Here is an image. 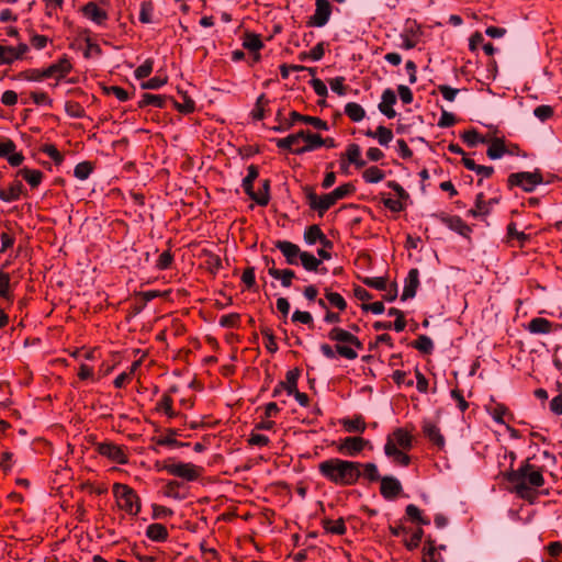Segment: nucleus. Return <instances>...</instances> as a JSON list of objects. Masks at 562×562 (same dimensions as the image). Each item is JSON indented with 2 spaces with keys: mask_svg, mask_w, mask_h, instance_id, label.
Instances as JSON below:
<instances>
[{
  "mask_svg": "<svg viewBox=\"0 0 562 562\" xmlns=\"http://www.w3.org/2000/svg\"><path fill=\"white\" fill-rule=\"evenodd\" d=\"M317 470L325 481L339 487L357 485L361 479L372 484L379 479V469L373 462L329 458L319 462Z\"/></svg>",
  "mask_w": 562,
  "mask_h": 562,
  "instance_id": "1",
  "label": "nucleus"
},
{
  "mask_svg": "<svg viewBox=\"0 0 562 562\" xmlns=\"http://www.w3.org/2000/svg\"><path fill=\"white\" fill-rule=\"evenodd\" d=\"M505 477L514 484L515 492L524 499L529 498L531 487H542L546 482L542 469L531 464L529 458L521 462L517 470L507 472Z\"/></svg>",
  "mask_w": 562,
  "mask_h": 562,
  "instance_id": "2",
  "label": "nucleus"
},
{
  "mask_svg": "<svg viewBox=\"0 0 562 562\" xmlns=\"http://www.w3.org/2000/svg\"><path fill=\"white\" fill-rule=\"evenodd\" d=\"M327 337L329 340L337 342L336 352L347 360L357 359V349L361 350L363 348V344L356 335L341 327H333Z\"/></svg>",
  "mask_w": 562,
  "mask_h": 562,
  "instance_id": "3",
  "label": "nucleus"
},
{
  "mask_svg": "<svg viewBox=\"0 0 562 562\" xmlns=\"http://www.w3.org/2000/svg\"><path fill=\"white\" fill-rule=\"evenodd\" d=\"M113 494L120 509L131 516H137L142 509V502L134 488L123 483L113 484Z\"/></svg>",
  "mask_w": 562,
  "mask_h": 562,
  "instance_id": "4",
  "label": "nucleus"
},
{
  "mask_svg": "<svg viewBox=\"0 0 562 562\" xmlns=\"http://www.w3.org/2000/svg\"><path fill=\"white\" fill-rule=\"evenodd\" d=\"M544 183L543 173L540 169L533 171H519L513 172L507 178V188L513 190L514 188H520L526 193H531L540 184ZM550 183V181H546Z\"/></svg>",
  "mask_w": 562,
  "mask_h": 562,
  "instance_id": "5",
  "label": "nucleus"
},
{
  "mask_svg": "<svg viewBox=\"0 0 562 562\" xmlns=\"http://www.w3.org/2000/svg\"><path fill=\"white\" fill-rule=\"evenodd\" d=\"M168 474L180 477L188 482H194L199 480L203 473V468L190 462H171L166 460L161 467Z\"/></svg>",
  "mask_w": 562,
  "mask_h": 562,
  "instance_id": "6",
  "label": "nucleus"
},
{
  "mask_svg": "<svg viewBox=\"0 0 562 562\" xmlns=\"http://www.w3.org/2000/svg\"><path fill=\"white\" fill-rule=\"evenodd\" d=\"M303 192L310 209L317 211L319 216H323L337 202L331 192L318 196L312 186L303 187Z\"/></svg>",
  "mask_w": 562,
  "mask_h": 562,
  "instance_id": "7",
  "label": "nucleus"
},
{
  "mask_svg": "<svg viewBox=\"0 0 562 562\" xmlns=\"http://www.w3.org/2000/svg\"><path fill=\"white\" fill-rule=\"evenodd\" d=\"M97 452L117 464H126L128 456L124 446L116 445L112 441L98 442L95 445Z\"/></svg>",
  "mask_w": 562,
  "mask_h": 562,
  "instance_id": "8",
  "label": "nucleus"
},
{
  "mask_svg": "<svg viewBox=\"0 0 562 562\" xmlns=\"http://www.w3.org/2000/svg\"><path fill=\"white\" fill-rule=\"evenodd\" d=\"M333 7L329 0H315V12L306 21L308 27L325 26L331 15Z\"/></svg>",
  "mask_w": 562,
  "mask_h": 562,
  "instance_id": "9",
  "label": "nucleus"
},
{
  "mask_svg": "<svg viewBox=\"0 0 562 562\" xmlns=\"http://www.w3.org/2000/svg\"><path fill=\"white\" fill-rule=\"evenodd\" d=\"M369 443V440L362 437H346L340 440L337 450L342 456L353 458L360 454Z\"/></svg>",
  "mask_w": 562,
  "mask_h": 562,
  "instance_id": "10",
  "label": "nucleus"
},
{
  "mask_svg": "<svg viewBox=\"0 0 562 562\" xmlns=\"http://www.w3.org/2000/svg\"><path fill=\"white\" fill-rule=\"evenodd\" d=\"M422 34L423 31L420 25L415 20H408L405 24L404 31L401 34V47L407 50L415 48Z\"/></svg>",
  "mask_w": 562,
  "mask_h": 562,
  "instance_id": "11",
  "label": "nucleus"
},
{
  "mask_svg": "<svg viewBox=\"0 0 562 562\" xmlns=\"http://www.w3.org/2000/svg\"><path fill=\"white\" fill-rule=\"evenodd\" d=\"M378 482H380V494L384 499L393 501L403 492L402 483L392 475L379 474Z\"/></svg>",
  "mask_w": 562,
  "mask_h": 562,
  "instance_id": "12",
  "label": "nucleus"
},
{
  "mask_svg": "<svg viewBox=\"0 0 562 562\" xmlns=\"http://www.w3.org/2000/svg\"><path fill=\"white\" fill-rule=\"evenodd\" d=\"M274 245L276 248H278L284 256L285 262L288 265H299V259L301 258L302 250L296 244L291 243L289 240H278Z\"/></svg>",
  "mask_w": 562,
  "mask_h": 562,
  "instance_id": "13",
  "label": "nucleus"
},
{
  "mask_svg": "<svg viewBox=\"0 0 562 562\" xmlns=\"http://www.w3.org/2000/svg\"><path fill=\"white\" fill-rule=\"evenodd\" d=\"M72 69L70 61L67 58H60L56 63L43 69L45 78H56L60 80L65 78Z\"/></svg>",
  "mask_w": 562,
  "mask_h": 562,
  "instance_id": "14",
  "label": "nucleus"
},
{
  "mask_svg": "<svg viewBox=\"0 0 562 562\" xmlns=\"http://www.w3.org/2000/svg\"><path fill=\"white\" fill-rule=\"evenodd\" d=\"M302 140L304 142V145L295 149L294 155H303L323 147L324 142L322 135L312 133L310 130H302Z\"/></svg>",
  "mask_w": 562,
  "mask_h": 562,
  "instance_id": "15",
  "label": "nucleus"
},
{
  "mask_svg": "<svg viewBox=\"0 0 562 562\" xmlns=\"http://www.w3.org/2000/svg\"><path fill=\"white\" fill-rule=\"evenodd\" d=\"M384 453L386 457L392 458L393 462L398 465L408 467L411 463V457L406 452L400 450L391 437H387L386 439Z\"/></svg>",
  "mask_w": 562,
  "mask_h": 562,
  "instance_id": "16",
  "label": "nucleus"
},
{
  "mask_svg": "<svg viewBox=\"0 0 562 562\" xmlns=\"http://www.w3.org/2000/svg\"><path fill=\"white\" fill-rule=\"evenodd\" d=\"M419 286V270L417 268H412L407 277L404 280V289L401 296L402 301H406L413 299L416 295L417 289Z\"/></svg>",
  "mask_w": 562,
  "mask_h": 562,
  "instance_id": "17",
  "label": "nucleus"
},
{
  "mask_svg": "<svg viewBox=\"0 0 562 562\" xmlns=\"http://www.w3.org/2000/svg\"><path fill=\"white\" fill-rule=\"evenodd\" d=\"M177 436H181V430L178 428H167L165 430V435H160L159 437H153V441H155L158 446L164 447H188L189 442H181L176 439Z\"/></svg>",
  "mask_w": 562,
  "mask_h": 562,
  "instance_id": "18",
  "label": "nucleus"
},
{
  "mask_svg": "<svg viewBox=\"0 0 562 562\" xmlns=\"http://www.w3.org/2000/svg\"><path fill=\"white\" fill-rule=\"evenodd\" d=\"M85 18L91 20L98 25H104L109 19L108 12L101 9L95 2H88L81 8Z\"/></svg>",
  "mask_w": 562,
  "mask_h": 562,
  "instance_id": "19",
  "label": "nucleus"
},
{
  "mask_svg": "<svg viewBox=\"0 0 562 562\" xmlns=\"http://www.w3.org/2000/svg\"><path fill=\"white\" fill-rule=\"evenodd\" d=\"M440 220L446 226L463 237H469L472 233L471 227L458 215H442Z\"/></svg>",
  "mask_w": 562,
  "mask_h": 562,
  "instance_id": "20",
  "label": "nucleus"
},
{
  "mask_svg": "<svg viewBox=\"0 0 562 562\" xmlns=\"http://www.w3.org/2000/svg\"><path fill=\"white\" fill-rule=\"evenodd\" d=\"M396 103L395 92L387 88L383 91L381 95V102L378 105L379 111L385 115L387 119H394L396 116V112L393 109V105Z\"/></svg>",
  "mask_w": 562,
  "mask_h": 562,
  "instance_id": "21",
  "label": "nucleus"
},
{
  "mask_svg": "<svg viewBox=\"0 0 562 562\" xmlns=\"http://www.w3.org/2000/svg\"><path fill=\"white\" fill-rule=\"evenodd\" d=\"M422 429L430 442H432L439 449H443L446 440L440 431V428L436 424L426 420L424 422Z\"/></svg>",
  "mask_w": 562,
  "mask_h": 562,
  "instance_id": "22",
  "label": "nucleus"
},
{
  "mask_svg": "<svg viewBox=\"0 0 562 562\" xmlns=\"http://www.w3.org/2000/svg\"><path fill=\"white\" fill-rule=\"evenodd\" d=\"M171 392H176V386H172L168 393L162 394L155 406V411L166 414L168 418H176L179 413L173 409V398L170 395Z\"/></svg>",
  "mask_w": 562,
  "mask_h": 562,
  "instance_id": "23",
  "label": "nucleus"
},
{
  "mask_svg": "<svg viewBox=\"0 0 562 562\" xmlns=\"http://www.w3.org/2000/svg\"><path fill=\"white\" fill-rule=\"evenodd\" d=\"M302 137L303 133L301 130L296 133L289 134L286 137L276 138L274 143L279 149L294 154V150L301 147L299 144L302 140Z\"/></svg>",
  "mask_w": 562,
  "mask_h": 562,
  "instance_id": "24",
  "label": "nucleus"
},
{
  "mask_svg": "<svg viewBox=\"0 0 562 562\" xmlns=\"http://www.w3.org/2000/svg\"><path fill=\"white\" fill-rule=\"evenodd\" d=\"M23 191V183L20 180H14L7 189L0 188V200L7 203L18 201Z\"/></svg>",
  "mask_w": 562,
  "mask_h": 562,
  "instance_id": "25",
  "label": "nucleus"
},
{
  "mask_svg": "<svg viewBox=\"0 0 562 562\" xmlns=\"http://www.w3.org/2000/svg\"><path fill=\"white\" fill-rule=\"evenodd\" d=\"M290 116L294 124L296 122H302V123L312 125L314 128L321 130V131H327L329 128L327 122L317 116L304 115L296 111H292L290 113Z\"/></svg>",
  "mask_w": 562,
  "mask_h": 562,
  "instance_id": "26",
  "label": "nucleus"
},
{
  "mask_svg": "<svg viewBox=\"0 0 562 562\" xmlns=\"http://www.w3.org/2000/svg\"><path fill=\"white\" fill-rule=\"evenodd\" d=\"M170 98L171 97L146 92L138 101V108L143 109L151 105L154 108L164 109L166 108L167 101H170Z\"/></svg>",
  "mask_w": 562,
  "mask_h": 562,
  "instance_id": "27",
  "label": "nucleus"
},
{
  "mask_svg": "<svg viewBox=\"0 0 562 562\" xmlns=\"http://www.w3.org/2000/svg\"><path fill=\"white\" fill-rule=\"evenodd\" d=\"M491 213V202H486L483 192H480L475 196L474 207L468 211V215L472 217H484Z\"/></svg>",
  "mask_w": 562,
  "mask_h": 562,
  "instance_id": "28",
  "label": "nucleus"
},
{
  "mask_svg": "<svg viewBox=\"0 0 562 562\" xmlns=\"http://www.w3.org/2000/svg\"><path fill=\"white\" fill-rule=\"evenodd\" d=\"M552 322L543 317H535L527 325V330L536 335L550 334L552 331Z\"/></svg>",
  "mask_w": 562,
  "mask_h": 562,
  "instance_id": "29",
  "label": "nucleus"
},
{
  "mask_svg": "<svg viewBox=\"0 0 562 562\" xmlns=\"http://www.w3.org/2000/svg\"><path fill=\"white\" fill-rule=\"evenodd\" d=\"M146 537L155 542H165L169 537V532L165 525L154 522L146 528Z\"/></svg>",
  "mask_w": 562,
  "mask_h": 562,
  "instance_id": "30",
  "label": "nucleus"
},
{
  "mask_svg": "<svg viewBox=\"0 0 562 562\" xmlns=\"http://www.w3.org/2000/svg\"><path fill=\"white\" fill-rule=\"evenodd\" d=\"M178 93L181 95L182 102H179L171 97L170 101L172 102L173 108L182 114L193 113L195 111L194 100L184 91L179 90Z\"/></svg>",
  "mask_w": 562,
  "mask_h": 562,
  "instance_id": "31",
  "label": "nucleus"
},
{
  "mask_svg": "<svg viewBox=\"0 0 562 562\" xmlns=\"http://www.w3.org/2000/svg\"><path fill=\"white\" fill-rule=\"evenodd\" d=\"M364 135L378 139L381 146H387L393 139V132L383 125H379L375 131L367 130Z\"/></svg>",
  "mask_w": 562,
  "mask_h": 562,
  "instance_id": "32",
  "label": "nucleus"
},
{
  "mask_svg": "<svg viewBox=\"0 0 562 562\" xmlns=\"http://www.w3.org/2000/svg\"><path fill=\"white\" fill-rule=\"evenodd\" d=\"M268 273L273 279L280 280L283 288H290L293 279L295 278V272L291 269H277L276 267H269Z\"/></svg>",
  "mask_w": 562,
  "mask_h": 562,
  "instance_id": "33",
  "label": "nucleus"
},
{
  "mask_svg": "<svg viewBox=\"0 0 562 562\" xmlns=\"http://www.w3.org/2000/svg\"><path fill=\"white\" fill-rule=\"evenodd\" d=\"M487 144L488 148L486 150V155L490 159H499L506 155V144L504 138L494 137L493 139L488 140Z\"/></svg>",
  "mask_w": 562,
  "mask_h": 562,
  "instance_id": "34",
  "label": "nucleus"
},
{
  "mask_svg": "<svg viewBox=\"0 0 562 562\" xmlns=\"http://www.w3.org/2000/svg\"><path fill=\"white\" fill-rule=\"evenodd\" d=\"M18 177H22L30 186L31 188H37L43 180V172L38 169H30V168H21L16 172Z\"/></svg>",
  "mask_w": 562,
  "mask_h": 562,
  "instance_id": "35",
  "label": "nucleus"
},
{
  "mask_svg": "<svg viewBox=\"0 0 562 562\" xmlns=\"http://www.w3.org/2000/svg\"><path fill=\"white\" fill-rule=\"evenodd\" d=\"M462 164L468 170L474 171L476 175L481 176L482 179L491 178L494 175L493 166L477 165L473 159L469 157H463Z\"/></svg>",
  "mask_w": 562,
  "mask_h": 562,
  "instance_id": "36",
  "label": "nucleus"
},
{
  "mask_svg": "<svg viewBox=\"0 0 562 562\" xmlns=\"http://www.w3.org/2000/svg\"><path fill=\"white\" fill-rule=\"evenodd\" d=\"M396 447L402 448L403 450H411L413 447V436L403 428H396L392 435H390Z\"/></svg>",
  "mask_w": 562,
  "mask_h": 562,
  "instance_id": "37",
  "label": "nucleus"
},
{
  "mask_svg": "<svg viewBox=\"0 0 562 562\" xmlns=\"http://www.w3.org/2000/svg\"><path fill=\"white\" fill-rule=\"evenodd\" d=\"M322 526L327 533L331 535L342 536L347 531L345 520L341 517L336 520L324 518L322 519Z\"/></svg>",
  "mask_w": 562,
  "mask_h": 562,
  "instance_id": "38",
  "label": "nucleus"
},
{
  "mask_svg": "<svg viewBox=\"0 0 562 562\" xmlns=\"http://www.w3.org/2000/svg\"><path fill=\"white\" fill-rule=\"evenodd\" d=\"M341 425L348 432H364L367 424L361 415H355L352 418H345L341 420Z\"/></svg>",
  "mask_w": 562,
  "mask_h": 562,
  "instance_id": "39",
  "label": "nucleus"
},
{
  "mask_svg": "<svg viewBox=\"0 0 562 562\" xmlns=\"http://www.w3.org/2000/svg\"><path fill=\"white\" fill-rule=\"evenodd\" d=\"M506 238L507 243H510L513 239H517L519 248H522L525 244L530 240L531 237L529 234L517 231L516 223L510 222L506 227Z\"/></svg>",
  "mask_w": 562,
  "mask_h": 562,
  "instance_id": "40",
  "label": "nucleus"
},
{
  "mask_svg": "<svg viewBox=\"0 0 562 562\" xmlns=\"http://www.w3.org/2000/svg\"><path fill=\"white\" fill-rule=\"evenodd\" d=\"M0 299L5 300L10 304L14 301V295L11 290V278L8 272L0 270Z\"/></svg>",
  "mask_w": 562,
  "mask_h": 562,
  "instance_id": "41",
  "label": "nucleus"
},
{
  "mask_svg": "<svg viewBox=\"0 0 562 562\" xmlns=\"http://www.w3.org/2000/svg\"><path fill=\"white\" fill-rule=\"evenodd\" d=\"M346 157L349 164H353L356 168H363L367 162L361 158V149L358 144H349L346 149Z\"/></svg>",
  "mask_w": 562,
  "mask_h": 562,
  "instance_id": "42",
  "label": "nucleus"
},
{
  "mask_svg": "<svg viewBox=\"0 0 562 562\" xmlns=\"http://www.w3.org/2000/svg\"><path fill=\"white\" fill-rule=\"evenodd\" d=\"M203 256L206 270L215 276L222 268L221 257L210 250H203Z\"/></svg>",
  "mask_w": 562,
  "mask_h": 562,
  "instance_id": "43",
  "label": "nucleus"
},
{
  "mask_svg": "<svg viewBox=\"0 0 562 562\" xmlns=\"http://www.w3.org/2000/svg\"><path fill=\"white\" fill-rule=\"evenodd\" d=\"M436 541L428 537L423 547V562H440V554L436 555Z\"/></svg>",
  "mask_w": 562,
  "mask_h": 562,
  "instance_id": "44",
  "label": "nucleus"
},
{
  "mask_svg": "<svg viewBox=\"0 0 562 562\" xmlns=\"http://www.w3.org/2000/svg\"><path fill=\"white\" fill-rule=\"evenodd\" d=\"M460 137L469 147H475L477 144H486L488 139L485 136L480 135L475 128L464 131Z\"/></svg>",
  "mask_w": 562,
  "mask_h": 562,
  "instance_id": "45",
  "label": "nucleus"
},
{
  "mask_svg": "<svg viewBox=\"0 0 562 562\" xmlns=\"http://www.w3.org/2000/svg\"><path fill=\"white\" fill-rule=\"evenodd\" d=\"M405 514L408 520L417 522L418 525L427 526L430 524L429 518L424 517L422 510L414 504H408L405 508Z\"/></svg>",
  "mask_w": 562,
  "mask_h": 562,
  "instance_id": "46",
  "label": "nucleus"
},
{
  "mask_svg": "<svg viewBox=\"0 0 562 562\" xmlns=\"http://www.w3.org/2000/svg\"><path fill=\"white\" fill-rule=\"evenodd\" d=\"M301 375V370L299 368H294L289 370L285 374V381H280L285 387V392L288 395H291L297 389V381Z\"/></svg>",
  "mask_w": 562,
  "mask_h": 562,
  "instance_id": "47",
  "label": "nucleus"
},
{
  "mask_svg": "<svg viewBox=\"0 0 562 562\" xmlns=\"http://www.w3.org/2000/svg\"><path fill=\"white\" fill-rule=\"evenodd\" d=\"M345 114L352 121V122H360L366 116L364 109L356 102H349L345 105Z\"/></svg>",
  "mask_w": 562,
  "mask_h": 562,
  "instance_id": "48",
  "label": "nucleus"
},
{
  "mask_svg": "<svg viewBox=\"0 0 562 562\" xmlns=\"http://www.w3.org/2000/svg\"><path fill=\"white\" fill-rule=\"evenodd\" d=\"M321 239H325V234L316 224L308 226L304 232V240L307 245H314Z\"/></svg>",
  "mask_w": 562,
  "mask_h": 562,
  "instance_id": "49",
  "label": "nucleus"
},
{
  "mask_svg": "<svg viewBox=\"0 0 562 562\" xmlns=\"http://www.w3.org/2000/svg\"><path fill=\"white\" fill-rule=\"evenodd\" d=\"M362 178L367 183H378L385 178V172L378 166H371L362 172Z\"/></svg>",
  "mask_w": 562,
  "mask_h": 562,
  "instance_id": "50",
  "label": "nucleus"
},
{
  "mask_svg": "<svg viewBox=\"0 0 562 562\" xmlns=\"http://www.w3.org/2000/svg\"><path fill=\"white\" fill-rule=\"evenodd\" d=\"M412 347L424 355H430L434 351V342L426 335H419L417 339L412 342Z\"/></svg>",
  "mask_w": 562,
  "mask_h": 562,
  "instance_id": "51",
  "label": "nucleus"
},
{
  "mask_svg": "<svg viewBox=\"0 0 562 562\" xmlns=\"http://www.w3.org/2000/svg\"><path fill=\"white\" fill-rule=\"evenodd\" d=\"M269 104V100L265 93H261L256 101L255 108L251 111V117L256 121H261L265 117L266 108Z\"/></svg>",
  "mask_w": 562,
  "mask_h": 562,
  "instance_id": "52",
  "label": "nucleus"
},
{
  "mask_svg": "<svg viewBox=\"0 0 562 562\" xmlns=\"http://www.w3.org/2000/svg\"><path fill=\"white\" fill-rule=\"evenodd\" d=\"M270 184L271 181L269 179H265L261 181V188L257 191L256 194V203L260 206H267L270 202Z\"/></svg>",
  "mask_w": 562,
  "mask_h": 562,
  "instance_id": "53",
  "label": "nucleus"
},
{
  "mask_svg": "<svg viewBox=\"0 0 562 562\" xmlns=\"http://www.w3.org/2000/svg\"><path fill=\"white\" fill-rule=\"evenodd\" d=\"M243 46L250 52H259L263 47V43L259 34L246 33Z\"/></svg>",
  "mask_w": 562,
  "mask_h": 562,
  "instance_id": "54",
  "label": "nucleus"
},
{
  "mask_svg": "<svg viewBox=\"0 0 562 562\" xmlns=\"http://www.w3.org/2000/svg\"><path fill=\"white\" fill-rule=\"evenodd\" d=\"M300 260L303 268L307 271H317L322 265L321 259L316 258L313 254L307 251H302Z\"/></svg>",
  "mask_w": 562,
  "mask_h": 562,
  "instance_id": "55",
  "label": "nucleus"
},
{
  "mask_svg": "<svg viewBox=\"0 0 562 562\" xmlns=\"http://www.w3.org/2000/svg\"><path fill=\"white\" fill-rule=\"evenodd\" d=\"M94 166L91 161H81L76 165L74 176L79 180H87L93 172Z\"/></svg>",
  "mask_w": 562,
  "mask_h": 562,
  "instance_id": "56",
  "label": "nucleus"
},
{
  "mask_svg": "<svg viewBox=\"0 0 562 562\" xmlns=\"http://www.w3.org/2000/svg\"><path fill=\"white\" fill-rule=\"evenodd\" d=\"M325 297L327 299V301L329 302V304L336 308H338L339 311H345L347 308V302L346 300L342 297L341 294L337 293V292H333L330 291L329 289H325Z\"/></svg>",
  "mask_w": 562,
  "mask_h": 562,
  "instance_id": "57",
  "label": "nucleus"
},
{
  "mask_svg": "<svg viewBox=\"0 0 562 562\" xmlns=\"http://www.w3.org/2000/svg\"><path fill=\"white\" fill-rule=\"evenodd\" d=\"M260 333L267 339L266 349L268 352L276 353L278 351V345L273 335V330L270 327L261 326Z\"/></svg>",
  "mask_w": 562,
  "mask_h": 562,
  "instance_id": "58",
  "label": "nucleus"
},
{
  "mask_svg": "<svg viewBox=\"0 0 562 562\" xmlns=\"http://www.w3.org/2000/svg\"><path fill=\"white\" fill-rule=\"evenodd\" d=\"M41 151L46 154L55 162L56 166L61 165L64 161V155L53 144H44L41 147Z\"/></svg>",
  "mask_w": 562,
  "mask_h": 562,
  "instance_id": "59",
  "label": "nucleus"
},
{
  "mask_svg": "<svg viewBox=\"0 0 562 562\" xmlns=\"http://www.w3.org/2000/svg\"><path fill=\"white\" fill-rule=\"evenodd\" d=\"M182 484L179 481H169L164 488V495L173 499H183L184 495L180 494Z\"/></svg>",
  "mask_w": 562,
  "mask_h": 562,
  "instance_id": "60",
  "label": "nucleus"
},
{
  "mask_svg": "<svg viewBox=\"0 0 562 562\" xmlns=\"http://www.w3.org/2000/svg\"><path fill=\"white\" fill-rule=\"evenodd\" d=\"M18 59L19 55H15L14 47L0 45V65H11Z\"/></svg>",
  "mask_w": 562,
  "mask_h": 562,
  "instance_id": "61",
  "label": "nucleus"
},
{
  "mask_svg": "<svg viewBox=\"0 0 562 562\" xmlns=\"http://www.w3.org/2000/svg\"><path fill=\"white\" fill-rule=\"evenodd\" d=\"M154 5L150 1H143L139 10V21L143 24H149L153 22Z\"/></svg>",
  "mask_w": 562,
  "mask_h": 562,
  "instance_id": "62",
  "label": "nucleus"
},
{
  "mask_svg": "<svg viewBox=\"0 0 562 562\" xmlns=\"http://www.w3.org/2000/svg\"><path fill=\"white\" fill-rule=\"evenodd\" d=\"M220 326L224 328H236L240 325V314L229 313L221 316Z\"/></svg>",
  "mask_w": 562,
  "mask_h": 562,
  "instance_id": "63",
  "label": "nucleus"
},
{
  "mask_svg": "<svg viewBox=\"0 0 562 562\" xmlns=\"http://www.w3.org/2000/svg\"><path fill=\"white\" fill-rule=\"evenodd\" d=\"M154 68V59L147 58L142 65H139L135 71L134 76L136 79H145L147 78Z\"/></svg>",
  "mask_w": 562,
  "mask_h": 562,
  "instance_id": "64",
  "label": "nucleus"
}]
</instances>
